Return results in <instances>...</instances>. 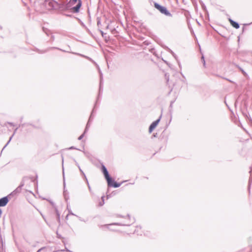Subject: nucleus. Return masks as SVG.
<instances>
[{
    "label": "nucleus",
    "mask_w": 252,
    "mask_h": 252,
    "mask_svg": "<svg viewBox=\"0 0 252 252\" xmlns=\"http://www.w3.org/2000/svg\"><path fill=\"white\" fill-rule=\"evenodd\" d=\"M154 6L161 13L168 17H172V14L165 7L160 5L157 2H154Z\"/></svg>",
    "instance_id": "obj_1"
},
{
    "label": "nucleus",
    "mask_w": 252,
    "mask_h": 252,
    "mask_svg": "<svg viewBox=\"0 0 252 252\" xmlns=\"http://www.w3.org/2000/svg\"><path fill=\"white\" fill-rule=\"evenodd\" d=\"M53 49H56L62 51L64 52H69V53H72L73 54L77 55H79L80 56L83 57H84V58H86V59H88V60H89L90 61H93L90 58H89V57L85 56H84L83 55H82V54H80L79 53H75V52H70L68 51H65L64 50H63L62 49H60V48H57V47H49V48H47V49H46L45 50H38V52L39 53H40V54H43V53H46V52L49 51L50 50Z\"/></svg>",
    "instance_id": "obj_2"
},
{
    "label": "nucleus",
    "mask_w": 252,
    "mask_h": 252,
    "mask_svg": "<svg viewBox=\"0 0 252 252\" xmlns=\"http://www.w3.org/2000/svg\"><path fill=\"white\" fill-rule=\"evenodd\" d=\"M70 4L73 5V4H76L75 6H73L71 10L74 13H78L79 11V9L80 8V7L82 5V1L81 0H70Z\"/></svg>",
    "instance_id": "obj_3"
},
{
    "label": "nucleus",
    "mask_w": 252,
    "mask_h": 252,
    "mask_svg": "<svg viewBox=\"0 0 252 252\" xmlns=\"http://www.w3.org/2000/svg\"><path fill=\"white\" fill-rule=\"evenodd\" d=\"M102 172H103L105 178L107 180V184H110V182H112V179L111 178L109 175V173L107 171V168L104 165H102Z\"/></svg>",
    "instance_id": "obj_4"
},
{
    "label": "nucleus",
    "mask_w": 252,
    "mask_h": 252,
    "mask_svg": "<svg viewBox=\"0 0 252 252\" xmlns=\"http://www.w3.org/2000/svg\"><path fill=\"white\" fill-rule=\"evenodd\" d=\"M125 219L126 220V221H125L123 223H112V224L108 225V227L109 226H110V225H122V226L130 225V224L132 223V222H131L130 221V216L128 215H127L125 217Z\"/></svg>",
    "instance_id": "obj_5"
},
{
    "label": "nucleus",
    "mask_w": 252,
    "mask_h": 252,
    "mask_svg": "<svg viewBox=\"0 0 252 252\" xmlns=\"http://www.w3.org/2000/svg\"><path fill=\"white\" fill-rule=\"evenodd\" d=\"M161 117V116L160 117ZM160 118L157 120L156 121L153 122L151 125L150 126L149 128V133H151L154 129L156 128V127L158 126V124L160 122Z\"/></svg>",
    "instance_id": "obj_6"
},
{
    "label": "nucleus",
    "mask_w": 252,
    "mask_h": 252,
    "mask_svg": "<svg viewBox=\"0 0 252 252\" xmlns=\"http://www.w3.org/2000/svg\"><path fill=\"white\" fill-rule=\"evenodd\" d=\"M8 202V198L7 196L3 197L0 199V207H3L6 205Z\"/></svg>",
    "instance_id": "obj_7"
},
{
    "label": "nucleus",
    "mask_w": 252,
    "mask_h": 252,
    "mask_svg": "<svg viewBox=\"0 0 252 252\" xmlns=\"http://www.w3.org/2000/svg\"><path fill=\"white\" fill-rule=\"evenodd\" d=\"M121 183H118L115 182L114 180H112V182H110V184H108V186L109 187H113L114 188H119L121 186Z\"/></svg>",
    "instance_id": "obj_8"
},
{
    "label": "nucleus",
    "mask_w": 252,
    "mask_h": 252,
    "mask_svg": "<svg viewBox=\"0 0 252 252\" xmlns=\"http://www.w3.org/2000/svg\"><path fill=\"white\" fill-rule=\"evenodd\" d=\"M229 21L230 22L231 26H233L234 28H235L236 29H238L239 28L240 26H239V24L237 22L234 21L233 20H232L231 19H229Z\"/></svg>",
    "instance_id": "obj_9"
},
{
    "label": "nucleus",
    "mask_w": 252,
    "mask_h": 252,
    "mask_svg": "<svg viewBox=\"0 0 252 252\" xmlns=\"http://www.w3.org/2000/svg\"><path fill=\"white\" fill-rule=\"evenodd\" d=\"M24 183H22L13 192V193L16 194L21 192L22 188L24 186Z\"/></svg>",
    "instance_id": "obj_10"
},
{
    "label": "nucleus",
    "mask_w": 252,
    "mask_h": 252,
    "mask_svg": "<svg viewBox=\"0 0 252 252\" xmlns=\"http://www.w3.org/2000/svg\"><path fill=\"white\" fill-rule=\"evenodd\" d=\"M73 160L75 162L76 165L78 167V168H79L80 171L81 172V174L84 176V178L85 179L86 181H87V177H86L85 173H84V172L81 169L79 164L78 163V162L76 161V160L75 159H73Z\"/></svg>",
    "instance_id": "obj_11"
},
{
    "label": "nucleus",
    "mask_w": 252,
    "mask_h": 252,
    "mask_svg": "<svg viewBox=\"0 0 252 252\" xmlns=\"http://www.w3.org/2000/svg\"><path fill=\"white\" fill-rule=\"evenodd\" d=\"M18 127H16L14 130V132H13V134H12V135L10 137V139L9 140V141L7 142V143H6V144L4 146V147L3 148L1 152L3 150V149L7 146V145L9 144V143L10 142V141H11L12 137L14 136V135L15 134V133L16 132L17 129H18Z\"/></svg>",
    "instance_id": "obj_12"
},
{
    "label": "nucleus",
    "mask_w": 252,
    "mask_h": 252,
    "mask_svg": "<svg viewBox=\"0 0 252 252\" xmlns=\"http://www.w3.org/2000/svg\"><path fill=\"white\" fill-rule=\"evenodd\" d=\"M94 112V110L93 111V112ZM92 116H93V113H92V114H91V116H90V118H89V121H88V123L87 124L86 127V128H85V131H85V132H87V131L88 130V128H89V127H90V121H91V119H92Z\"/></svg>",
    "instance_id": "obj_13"
},
{
    "label": "nucleus",
    "mask_w": 252,
    "mask_h": 252,
    "mask_svg": "<svg viewBox=\"0 0 252 252\" xmlns=\"http://www.w3.org/2000/svg\"><path fill=\"white\" fill-rule=\"evenodd\" d=\"M237 66L240 69V70L242 72V73L244 75H245V76H247V74L246 73V72L241 67H240V66H239L238 65H237Z\"/></svg>",
    "instance_id": "obj_14"
},
{
    "label": "nucleus",
    "mask_w": 252,
    "mask_h": 252,
    "mask_svg": "<svg viewBox=\"0 0 252 252\" xmlns=\"http://www.w3.org/2000/svg\"><path fill=\"white\" fill-rule=\"evenodd\" d=\"M101 199H102V201H100V202H99V206H103V205H104V196H102V197H101Z\"/></svg>",
    "instance_id": "obj_15"
},
{
    "label": "nucleus",
    "mask_w": 252,
    "mask_h": 252,
    "mask_svg": "<svg viewBox=\"0 0 252 252\" xmlns=\"http://www.w3.org/2000/svg\"><path fill=\"white\" fill-rule=\"evenodd\" d=\"M55 211L57 214V216L58 217V219L59 220H60V214L59 213V211H58L57 209L55 208Z\"/></svg>",
    "instance_id": "obj_16"
},
{
    "label": "nucleus",
    "mask_w": 252,
    "mask_h": 252,
    "mask_svg": "<svg viewBox=\"0 0 252 252\" xmlns=\"http://www.w3.org/2000/svg\"><path fill=\"white\" fill-rule=\"evenodd\" d=\"M85 133H86V132H84L82 135H81L78 137V139L79 140H81V139L83 138V137H84V134H85Z\"/></svg>",
    "instance_id": "obj_17"
},
{
    "label": "nucleus",
    "mask_w": 252,
    "mask_h": 252,
    "mask_svg": "<svg viewBox=\"0 0 252 252\" xmlns=\"http://www.w3.org/2000/svg\"><path fill=\"white\" fill-rule=\"evenodd\" d=\"M201 59H202V61L203 62V65L204 67H205V59H204V57L203 56H202V58H201Z\"/></svg>",
    "instance_id": "obj_18"
},
{
    "label": "nucleus",
    "mask_w": 252,
    "mask_h": 252,
    "mask_svg": "<svg viewBox=\"0 0 252 252\" xmlns=\"http://www.w3.org/2000/svg\"><path fill=\"white\" fill-rule=\"evenodd\" d=\"M252 181V176L251 175V177H250V179H249V184H251Z\"/></svg>",
    "instance_id": "obj_19"
},
{
    "label": "nucleus",
    "mask_w": 252,
    "mask_h": 252,
    "mask_svg": "<svg viewBox=\"0 0 252 252\" xmlns=\"http://www.w3.org/2000/svg\"><path fill=\"white\" fill-rule=\"evenodd\" d=\"M51 39H52V41H54V39H55V36H54V35H52L51 36Z\"/></svg>",
    "instance_id": "obj_20"
},
{
    "label": "nucleus",
    "mask_w": 252,
    "mask_h": 252,
    "mask_svg": "<svg viewBox=\"0 0 252 252\" xmlns=\"http://www.w3.org/2000/svg\"><path fill=\"white\" fill-rule=\"evenodd\" d=\"M86 182H87V184H88L89 189L90 190V189H91V187H90V185H89V182H88V181H86Z\"/></svg>",
    "instance_id": "obj_21"
},
{
    "label": "nucleus",
    "mask_w": 252,
    "mask_h": 252,
    "mask_svg": "<svg viewBox=\"0 0 252 252\" xmlns=\"http://www.w3.org/2000/svg\"><path fill=\"white\" fill-rule=\"evenodd\" d=\"M8 124L12 126H14V125L12 123L8 122Z\"/></svg>",
    "instance_id": "obj_22"
},
{
    "label": "nucleus",
    "mask_w": 252,
    "mask_h": 252,
    "mask_svg": "<svg viewBox=\"0 0 252 252\" xmlns=\"http://www.w3.org/2000/svg\"><path fill=\"white\" fill-rule=\"evenodd\" d=\"M69 149H77L76 148H75L74 147H73V146H72V147H70Z\"/></svg>",
    "instance_id": "obj_23"
},
{
    "label": "nucleus",
    "mask_w": 252,
    "mask_h": 252,
    "mask_svg": "<svg viewBox=\"0 0 252 252\" xmlns=\"http://www.w3.org/2000/svg\"><path fill=\"white\" fill-rule=\"evenodd\" d=\"M69 214H71V215H74V214H73V213H72V212H71V211H69Z\"/></svg>",
    "instance_id": "obj_24"
},
{
    "label": "nucleus",
    "mask_w": 252,
    "mask_h": 252,
    "mask_svg": "<svg viewBox=\"0 0 252 252\" xmlns=\"http://www.w3.org/2000/svg\"><path fill=\"white\" fill-rule=\"evenodd\" d=\"M53 1H54V2L57 3V2L55 0H52Z\"/></svg>",
    "instance_id": "obj_25"
},
{
    "label": "nucleus",
    "mask_w": 252,
    "mask_h": 252,
    "mask_svg": "<svg viewBox=\"0 0 252 252\" xmlns=\"http://www.w3.org/2000/svg\"><path fill=\"white\" fill-rule=\"evenodd\" d=\"M172 54H173V56L175 58V56L174 55V53L172 52Z\"/></svg>",
    "instance_id": "obj_26"
},
{
    "label": "nucleus",
    "mask_w": 252,
    "mask_h": 252,
    "mask_svg": "<svg viewBox=\"0 0 252 252\" xmlns=\"http://www.w3.org/2000/svg\"><path fill=\"white\" fill-rule=\"evenodd\" d=\"M62 162H63V157H62Z\"/></svg>",
    "instance_id": "obj_27"
},
{
    "label": "nucleus",
    "mask_w": 252,
    "mask_h": 252,
    "mask_svg": "<svg viewBox=\"0 0 252 252\" xmlns=\"http://www.w3.org/2000/svg\"><path fill=\"white\" fill-rule=\"evenodd\" d=\"M227 80L228 81H229V82H232V81H231V80H228V79H227Z\"/></svg>",
    "instance_id": "obj_28"
},
{
    "label": "nucleus",
    "mask_w": 252,
    "mask_h": 252,
    "mask_svg": "<svg viewBox=\"0 0 252 252\" xmlns=\"http://www.w3.org/2000/svg\"><path fill=\"white\" fill-rule=\"evenodd\" d=\"M66 251H67V252H69V251L68 250H67V249H66Z\"/></svg>",
    "instance_id": "obj_29"
},
{
    "label": "nucleus",
    "mask_w": 252,
    "mask_h": 252,
    "mask_svg": "<svg viewBox=\"0 0 252 252\" xmlns=\"http://www.w3.org/2000/svg\"><path fill=\"white\" fill-rule=\"evenodd\" d=\"M40 251V250H38L37 252H39Z\"/></svg>",
    "instance_id": "obj_30"
}]
</instances>
